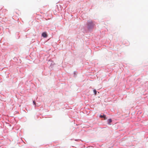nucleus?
<instances>
[{
  "label": "nucleus",
  "mask_w": 148,
  "mask_h": 148,
  "mask_svg": "<svg viewBox=\"0 0 148 148\" xmlns=\"http://www.w3.org/2000/svg\"><path fill=\"white\" fill-rule=\"evenodd\" d=\"M88 29H90L93 27V24L92 22V21L88 22Z\"/></svg>",
  "instance_id": "1"
},
{
  "label": "nucleus",
  "mask_w": 148,
  "mask_h": 148,
  "mask_svg": "<svg viewBox=\"0 0 148 148\" xmlns=\"http://www.w3.org/2000/svg\"><path fill=\"white\" fill-rule=\"evenodd\" d=\"M100 117L101 118H103L104 120H106V116L105 114H103V115H100Z\"/></svg>",
  "instance_id": "2"
},
{
  "label": "nucleus",
  "mask_w": 148,
  "mask_h": 148,
  "mask_svg": "<svg viewBox=\"0 0 148 148\" xmlns=\"http://www.w3.org/2000/svg\"><path fill=\"white\" fill-rule=\"evenodd\" d=\"M42 36L43 37H46L47 36L46 32H43L42 34Z\"/></svg>",
  "instance_id": "3"
},
{
  "label": "nucleus",
  "mask_w": 148,
  "mask_h": 148,
  "mask_svg": "<svg viewBox=\"0 0 148 148\" xmlns=\"http://www.w3.org/2000/svg\"><path fill=\"white\" fill-rule=\"evenodd\" d=\"M112 122V120L111 119H109L108 120V124H110V123Z\"/></svg>",
  "instance_id": "4"
},
{
  "label": "nucleus",
  "mask_w": 148,
  "mask_h": 148,
  "mask_svg": "<svg viewBox=\"0 0 148 148\" xmlns=\"http://www.w3.org/2000/svg\"><path fill=\"white\" fill-rule=\"evenodd\" d=\"M93 92L94 93V94L95 95H96L97 94V91L95 90H93Z\"/></svg>",
  "instance_id": "5"
},
{
  "label": "nucleus",
  "mask_w": 148,
  "mask_h": 148,
  "mask_svg": "<svg viewBox=\"0 0 148 148\" xmlns=\"http://www.w3.org/2000/svg\"><path fill=\"white\" fill-rule=\"evenodd\" d=\"M33 103L34 105L36 106V102H35V101H33Z\"/></svg>",
  "instance_id": "6"
}]
</instances>
